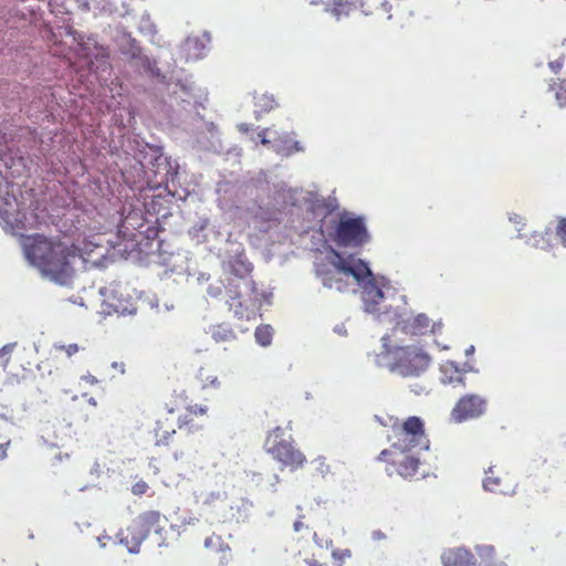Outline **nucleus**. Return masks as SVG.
<instances>
[{
    "instance_id": "c756f323",
    "label": "nucleus",
    "mask_w": 566,
    "mask_h": 566,
    "mask_svg": "<svg viewBox=\"0 0 566 566\" xmlns=\"http://www.w3.org/2000/svg\"><path fill=\"white\" fill-rule=\"evenodd\" d=\"M266 128L259 133L260 142L262 145H268L270 143V140L266 138Z\"/></svg>"
},
{
    "instance_id": "f3484780",
    "label": "nucleus",
    "mask_w": 566,
    "mask_h": 566,
    "mask_svg": "<svg viewBox=\"0 0 566 566\" xmlns=\"http://www.w3.org/2000/svg\"><path fill=\"white\" fill-rule=\"evenodd\" d=\"M160 513L158 511H147L138 515L136 524L146 534L157 532L160 522Z\"/></svg>"
},
{
    "instance_id": "7ed1b4c3",
    "label": "nucleus",
    "mask_w": 566,
    "mask_h": 566,
    "mask_svg": "<svg viewBox=\"0 0 566 566\" xmlns=\"http://www.w3.org/2000/svg\"><path fill=\"white\" fill-rule=\"evenodd\" d=\"M229 265L231 273L238 279L231 280L227 286V302L237 317L250 319L254 314L251 307L256 294L255 282L250 276L253 266L243 253L230 259Z\"/></svg>"
},
{
    "instance_id": "7c9ffc66",
    "label": "nucleus",
    "mask_w": 566,
    "mask_h": 566,
    "mask_svg": "<svg viewBox=\"0 0 566 566\" xmlns=\"http://www.w3.org/2000/svg\"><path fill=\"white\" fill-rule=\"evenodd\" d=\"M202 381H205L206 384L209 382L212 386H219V381H218L217 377L207 376L206 378H202Z\"/></svg>"
},
{
    "instance_id": "4c0bfd02",
    "label": "nucleus",
    "mask_w": 566,
    "mask_h": 566,
    "mask_svg": "<svg viewBox=\"0 0 566 566\" xmlns=\"http://www.w3.org/2000/svg\"><path fill=\"white\" fill-rule=\"evenodd\" d=\"M486 551H488L489 555H493L494 554V548L493 547H488Z\"/></svg>"
},
{
    "instance_id": "4be33fe9",
    "label": "nucleus",
    "mask_w": 566,
    "mask_h": 566,
    "mask_svg": "<svg viewBox=\"0 0 566 566\" xmlns=\"http://www.w3.org/2000/svg\"><path fill=\"white\" fill-rule=\"evenodd\" d=\"M134 219H138V214L137 213H129L127 217H125L123 219V221L118 226V233L123 234L124 238L128 237L132 240L134 239L135 234L133 232L127 233V231L129 230L127 224L133 226V223L130 221L134 220Z\"/></svg>"
},
{
    "instance_id": "20e7f679",
    "label": "nucleus",
    "mask_w": 566,
    "mask_h": 566,
    "mask_svg": "<svg viewBox=\"0 0 566 566\" xmlns=\"http://www.w3.org/2000/svg\"><path fill=\"white\" fill-rule=\"evenodd\" d=\"M315 273L325 287L335 289L338 292L348 291L349 277L360 283L371 276V270L366 262L353 256L345 259L336 250H332L329 260L315 264Z\"/></svg>"
},
{
    "instance_id": "423d86ee",
    "label": "nucleus",
    "mask_w": 566,
    "mask_h": 566,
    "mask_svg": "<svg viewBox=\"0 0 566 566\" xmlns=\"http://www.w3.org/2000/svg\"><path fill=\"white\" fill-rule=\"evenodd\" d=\"M387 355L389 369L402 377H418L431 364V356L418 345L395 346Z\"/></svg>"
},
{
    "instance_id": "393cba45",
    "label": "nucleus",
    "mask_w": 566,
    "mask_h": 566,
    "mask_svg": "<svg viewBox=\"0 0 566 566\" xmlns=\"http://www.w3.org/2000/svg\"><path fill=\"white\" fill-rule=\"evenodd\" d=\"M148 488L145 481H139L133 485L132 491L135 495H143L147 492Z\"/></svg>"
},
{
    "instance_id": "5701e85b",
    "label": "nucleus",
    "mask_w": 566,
    "mask_h": 566,
    "mask_svg": "<svg viewBox=\"0 0 566 566\" xmlns=\"http://www.w3.org/2000/svg\"><path fill=\"white\" fill-rule=\"evenodd\" d=\"M556 235L560 239L562 244L566 247V218H560L558 220Z\"/></svg>"
},
{
    "instance_id": "72a5a7b5",
    "label": "nucleus",
    "mask_w": 566,
    "mask_h": 566,
    "mask_svg": "<svg viewBox=\"0 0 566 566\" xmlns=\"http://www.w3.org/2000/svg\"><path fill=\"white\" fill-rule=\"evenodd\" d=\"M184 455H185V451L184 450L175 451L174 452L175 460H179V459L184 458Z\"/></svg>"
},
{
    "instance_id": "0eeeda50",
    "label": "nucleus",
    "mask_w": 566,
    "mask_h": 566,
    "mask_svg": "<svg viewBox=\"0 0 566 566\" xmlns=\"http://www.w3.org/2000/svg\"><path fill=\"white\" fill-rule=\"evenodd\" d=\"M329 239L338 248L357 249L370 241L363 217H340Z\"/></svg>"
},
{
    "instance_id": "6e6552de",
    "label": "nucleus",
    "mask_w": 566,
    "mask_h": 566,
    "mask_svg": "<svg viewBox=\"0 0 566 566\" xmlns=\"http://www.w3.org/2000/svg\"><path fill=\"white\" fill-rule=\"evenodd\" d=\"M486 409L488 400L485 397L476 394H467L458 399L450 417L455 423H462L482 417Z\"/></svg>"
},
{
    "instance_id": "a211bd4d",
    "label": "nucleus",
    "mask_w": 566,
    "mask_h": 566,
    "mask_svg": "<svg viewBox=\"0 0 566 566\" xmlns=\"http://www.w3.org/2000/svg\"><path fill=\"white\" fill-rule=\"evenodd\" d=\"M253 103L255 107V113L258 115L263 113H269L275 107H277V102L272 94L269 93H255L253 95Z\"/></svg>"
},
{
    "instance_id": "dca6fc26",
    "label": "nucleus",
    "mask_w": 566,
    "mask_h": 566,
    "mask_svg": "<svg viewBox=\"0 0 566 566\" xmlns=\"http://www.w3.org/2000/svg\"><path fill=\"white\" fill-rule=\"evenodd\" d=\"M506 476L501 475L495 472L493 467H490L488 471H485V478L483 480V488L490 492H499L504 493L506 484Z\"/></svg>"
},
{
    "instance_id": "b1692460",
    "label": "nucleus",
    "mask_w": 566,
    "mask_h": 566,
    "mask_svg": "<svg viewBox=\"0 0 566 566\" xmlns=\"http://www.w3.org/2000/svg\"><path fill=\"white\" fill-rule=\"evenodd\" d=\"M556 99L560 106H566V80L560 82L556 91Z\"/></svg>"
},
{
    "instance_id": "f257e3e1",
    "label": "nucleus",
    "mask_w": 566,
    "mask_h": 566,
    "mask_svg": "<svg viewBox=\"0 0 566 566\" xmlns=\"http://www.w3.org/2000/svg\"><path fill=\"white\" fill-rule=\"evenodd\" d=\"M387 440L389 448L384 449L377 460L387 464L390 474L395 472L403 479L415 476L421 464L420 452L430 446L423 420L417 416L395 419Z\"/></svg>"
},
{
    "instance_id": "9b49d317",
    "label": "nucleus",
    "mask_w": 566,
    "mask_h": 566,
    "mask_svg": "<svg viewBox=\"0 0 566 566\" xmlns=\"http://www.w3.org/2000/svg\"><path fill=\"white\" fill-rule=\"evenodd\" d=\"M74 250V260L81 259L83 263L98 265L102 258H104L105 249L102 245L101 238L97 234L90 235L82 240L70 244Z\"/></svg>"
},
{
    "instance_id": "2eb2a0df",
    "label": "nucleus",
    "mask_w": 566,
    "mask_h": 566,
    "mask_svg": "<svg viewBox=\"0 0 566 566\" xmlns=\"http://www.w3.org/2000/svg\"><path fill=\"white\" fill-rule=\"evenodd\" d=\"M441 381L448 385H463L465 370L461 369L454 361L447 360L441 367Z\"/></svg>"
},
{
    "instance_id": "473e14b6",
    "label": "nucleus",
    "mask_w": 566,
    "mask_h": 566,
    "mask_svg": "<svg viewBox=\"0 0 566 566\" xmlns=\"http://www.w3.org/2000/svg\"><path fill=\"white\" fill-rule=\"evenodd\" d=\"M238 128H239V130H240L241 133H248V132L250 130V127H249V125H248V124H240V125L238 126Z\"/></svg>"
},
{
    "instance_id": "2f4dec72",
    "label": "nucleus",
    "mask_w": 566,
    "mask_h": 566,
    "mask_svg": "<svg viewBox=\"0 0 566 566\" xmlns=\"http://www.w3.org/2000/svg\"><path fill=\"white\" fill-rule=\"evenodd\" d=\"M510 220L516 224H523L525 226V222H524V219L518 216V214H515L514 217H511Z\"/></svg>"
},
{
    "instance_id": "e433bc0d",
    "label": "nucleus",
    "mask_w": 566,
    "mask_h": 566,
    "mask_svg": "<svg viewBox=\"0 0 566 566\" xmlns=\"http://www.w3.org/2000/svg\"><path fill=\"white\" fill-rule=\"evenodd\" d=\"M212 543V537L206 539L205 545L208 547Z\"/></svg>"
},
{
    "instance_id": "58836bf2",
    "label": "nucleus",
    "mask_w": 566,
    "mask_h": 566,
    "mask_svg": "<svg viewBox=\"0 0 566 566\" xmlns=\"http://www.w3.org/2000/svg\"><path fill=\"white\" fill-rule=\"evenodd\" d=\"M319 465H324V460L318 459Z\"/></svg>"
},
{
    "instance_id": "39448f33",
    "label": "nucleus",
    "mask_w": 566,
    "mask_h": 566,
    "mask_svg": "<svg viewBox=\"0 0 566 566\" xmlns=\"http://www.w3.org/2000/svg\"><path fill=\"white\" fill-rule=\"evenodd\" d=\"M264 449L273 460L291 472L302 469L307 462L305 454L296 448L292 436H286L281 427L268 433Z\"/></svg>"
},
{
    "instance_id": "f704fd0d",
    "label": "nucleus",
    "mask_w": 566,
    "mask_h": 566,
    "mask_svg": "<svg viewBox=\"0 0 566 566\" xmlns=\"http://www.w3.org/2000/svg\"><path fill=\"white\" fill-rule=\"evenodd\" d=\"M8 446H9V442H7V443H1V444H0V450H1V452H2L1 458H6V457H7L6 448H7Z\"/></svg>"
},
{
    "instance_id": "6ab92c4d",
    "label": "nucleus",
    "mask_w": 566,
    "mask_h": 566,
    "mask_svg": "<svg viewBox=\"0 0 566 566\" xmlns=\"http://www.w3.org/2000/svg\"><path fill=\"white\" fill-rule=\"evenodd\" d=\"M209 334L218 343L230 342L235 338L232 327L227 323L211 325L209 327Z\"/></svg>"
},
{
    "instance_id": "a19ab883",
    "label": "nucleus",
    "mask_w": 566,
    "mask_h": 566,
    "mask_svg": "<svg viewBox=\"0 0 566 566\" xmlns=\"http://www.w3.org/2000/svg\"><path fill=\"white\" fill-rule=\"evenodd\" d=\"M8 364H9V359H7V360H6V363L3 364V366L6 367Z\"/></svg>"
},
{
    "instance_id": "c9c22d12",
    "label": "nucleus",
    "mask_w": 566,
    "mask_h": 566,
    "mask_svg": "<svg viewBox=\"0 0 566 566\" xmlns=\"http://www.w3.org/2000/svg\"><path fill=\"white\" fill-rule=\"evenodd\" d=\"M97 56H101V57H104V59H107L108 57V51L104 48L101 49V53L97 54Z\"/></svg>"
},
{
    "instance_id": "bb28decb",
    "label": "nucleus",
    "mask_w": 566,
    "mask_h": 566,
    "mask_svg": "<svg viewBox=\"0 0 566 566\" xmlns=\"http://www.w3.org/2000/svg\"><path fill=\"white\" fill-rule=\"evenodd\" d=\"M15 345H17L15 343H10V344H6L4 346H2L0 348V358L4 357L7 355H10L13 352Z\"/></svg>"
},
{
    "instance_id": "f8f14e48",
    "label": "nucleus",
    "mask_w": 566,
    "mask_h": 566,
    "mask_svg": "<svg viewBox=\"0 0 566 566\" xmlns=\"http://www.w3.org/2000/svg\"><path fill=\"white\" fill-rule=\"evenodd\" d=\"M400 329L411 336H423L439 333L442 328L441 322H433L428 315L420 313L412 317L402 318L398 322Z\"/></svg>"
},
{
    "instance_id": "f03ea898",
    "label": "nucleus",
    "mask_w": 566,
    "mask_h": 566,
    "mask_svg": "<svg viewBox=\"0 0 566 566\" xmlns=\"http://www.w3.org/2000/svg\"><path fill=\"white\" fill-rule=\"evenodd\" d=\"M28 261L59 284H66L74 275V250L57 238L40 233L27 235L22 242Z\"/></svg>"
},
{
    "instance_id": "aec40b11",
    "label": "nucleus",
    "mask_w": 566,
    "mask_h": 566,
    "mask_svg": "<svg viewBox=\"0 0 566 566\" xmlns=\"http://www.w3.org/2000/svg\"><path fill=\"white\" fill-rule=\"evenodd\" d=\"M254 336L258 344L268 346L272 342L273 328L270 325H261L256 327Z\"/></svg>"
},
{
    "instance_id": "ea45409f",
    "label": "nucleus",
    "mask_w": 566,
    "mask_h": 566,
    "mask_svg": "<svg viewBox=\"0 0 566 566\" xmlns=\"http://www.w3.org/2000/svg\"><path fill=\"white\" fill-rule=\"evenodd\" d=\"M275 481H276V483L280 481L279 475H275Z\"/></svg>"
},
{
    "instance_id": "c85d7f7f",
    "label": "nucleus",
    "mask_w": 566,
    "mask_h": 566,
    "mask_svg": "<svg viewBox=\"0 0 566 566\" xmlns=\"http://www.w3.org/2000/svg\"><path fill=\"white\" fill-rule=\"evenodd\" d=\"M293 528L295 532H301L302 530L307 528V525H305L302 520H297L294 522Z\"/></svg>"
},
{
    "instance_id": "4468645a",
    "label": "nucleus",
    "mask_w": 566,
    "mask_h": 566,
    "mask_svg": "<svg viewBox=\"0 0 566 566\" xmlns=\"http://www.w3.org/2000/svg\"><path fill=\"white\" fill-rule=\"evenodd\" d=\"M442 566H476L474 555L464 547L446 549L441 555Z\"/></svg>"
},
{
    "instance_id": "a878e982",
    "label": "nucleus",
    "mask_w": 566,
    "mask_h": 566,
    "mask_svg": "<svg viewBox=\"0 0 566 566\" xmlns=\"http://www.w3.org/2000/svg\"><path fill=\"white\" fill-rule=\"evenodd\" d=\"M57 349L65 352V354L71 357L74 354L78 353L80 347L77 344H69V345H61L57 347Z\"/></svg>"
},
{
    "instance_id": "412c9836",
    "label": "nucleus",
    "mask_w": 566,
    "mask_h": 566,
    "mask_svg": "<svg viewBox=\"0 0 566 566\" xmlns=\"http://www.w3.org/2000/svg\"><path fill=\"white\" fill-rule=\"evenodd\" d=\"M533 245L538 249H547L552 247L551 239H552V230L549 228H546L544 231L535 232L533 234Z\"/></svg>"
},
{
    "instance_id": "ddd939ff",
    "label": "nucleus",
    "mask_w": 566,
    "mask_h": 566,
    "mask_svg": "<svg viewBox=\"0 0 566 566\" xmlns=\"http://www.w3.org/2000/svg\"><path fill=\"white\" fill-rule=\"evenodd\" d=\"M361 291V298L364 302V308L370 314H377L380 312V304L385 298L384 292L376 284L374 276L366 277Z\"/></svg>"
},
{
    "instance_id": "cd10ccee",
    "label": "nucleus",
    "mask_w": 566,
    "mask_h": 566,
    "mask_svg": "<svg viewBox=\"0 0 566 566\" xmlns=\"http://www.w3.org/2000/svg\"><path fill=\"white\" fill-rule=\"evenodd\" d=\"M305 563L307 566H325V564L317 559L315 556L305 559Z\"/></svg>"
},
{
    "instance_id": "9d476101",
    "label": "nucleus",
    "mask_w": 566,
    "mask_h": 566,
    "mask_svg": "<svg viewBox=\"0 0 566 566\" xmlns=\"http://www.w3.org/2000/svg\"><path fill=\"white\" fill-rule=\"evenodd\" d=\"M170 401H177V403L181 406L180 410H186L185 413L179 415L177 418V427L180 430L187 429L188 432H193L199 428L193 422L195 417H201L207 415L208 412L207 406H201L197 403L189 405L188 396L186 395L185 390H181L179 392L175 391L174 395L171 396Z\"/></svg>"
},
{
    "instance_id": "1a4fd4ad",
    "label": "nucleus",
    "mask_w": 566,
    "mask_h": 566,
    "mask_svg": "<svg viewBox=\"0 0 566 566\" xmlns=\"http://www.w3.org/2000/svg\"><path fill=\"white\" fill-rule=\"evenodd\" d=\"M177 401L166 403V412L160 415L154 426L153 437L156 447H169L176 436L175 413L180 411Z\"/></svg>"
}]
</instances>
